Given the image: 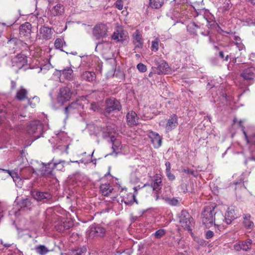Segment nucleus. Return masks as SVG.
I'll list each match as a JSON object with an SVG mask.
<instances>
[{
  "label": "nucleus",
  "instance_id": "nucleus-33",
  "mask_svg": "<svg viewBox=\"0 0 255 255\" xmlns=\"http://www.w3.org/2000/svg\"><path fill=\"white\" fill-rule=\"evenodd\" d=\"M164 0H149V4L152 8H159L162 6Z\"/></svg>",
  "mask_w": 255,
  "mask_h": 255
},
{
  "label": "nucleus",
  "instance_id": "nucleus-16",
  "mask_svg": "<svg viewBox=\"0 0 255 255\" xmlns=\"http://www.w3.org/2000/svg\"><path fill=\"white\" fill-rule=\"evenodd\" d=\"M235 219L234 209L232 207H229L228 208L225 216H224L223 220H220V223L222 221H225L227 224H230Z\"/></svg>",
  "mask_w": 255,
  "mask_h": 255
},
{
  "label": "nucleus",
  "instance_id": "nucleus-28",
  "mask_svg": "<svg viewBox=\"0 0 255 255\" xmlns=\"http://www.w3.org/2000/svg\"><path fill=\"white\" fill-rule=\"evenodd\" d=\"M251 215L249 214H246L244 216L243 224L246 229H252L254 227V223L250 220Z\"/></svg>",
  "mask_w": 255,
  "mask_h": 255
},
{
  "label": "nucleus",
  "instance_id": "nucleus-31",
  "mask_svg": "<svg viewBox=\"0 0 255 255\" xmlns=\"http://www.w3.org/2000/svg\"><path fill=\"white\" fill-rule=\"evenodd\" d=\"M87 252L86 247H82L77 250H72L69 252L70 255H85Z\"/></svg>",
  "mask_w": 255,
  "mask_h": 255
},
{
  "label": "nucleus",
  "instance_id": "nucleus-14",
  "mask_svg": "<svg viewBox=\"0 0 255 255\" xmlns=\"http://www.w3.org/2000/svg\"><path fill=\"white\" fill-rule=\"evenodd\" d=\"M33 196L36 200L44 203L48 202L52 199V195L47 192L36 191Z\"/></svg>",
  "mask_w": 255,
  "mask_h": 255
},
{
  "label": "nucleus",
  "instance_id": "nucleus-54",
  "mask_svg": "<svg viewBox=\"0 0 255 255\" xmlns=\"http://www.w3.org/2000/svg\"><path fill=\"white\" fill-rule=\"evenodd\" d=\"M166 174L170 181H173L175 179V176L171 172V171L166 172Z\"/></svg>",
  "mask_w": 255,
  "mask_h": 255
},
{
  "label": "nucleus",
  "instance_id": "nucleus-46",
  "mask_svg": "<svg viewBox=\"0 0 255 255\" xmlns=\"http://www.w3.org/2000/svg\"><path fill=\"white\" fill-rule=\"evenodd\" d=\"M183 171L187 174H190L194 177H197L198 176V172L194 170H190L189 169H184Z\"/></svg>",
  "mask_w": 255,
  "mask_h": 255
},
{
  "label": "nucleus",
  "instance_id": "nucleus-36",
  "mask_svg": "<svg viewBox=\"0 0 255 255\" xmlns=\"http://www.w3.org/2000/svg\"><path fill=\"white\" fill-rule=\"evenodd\" d=\"M235 44L237 48L239 51H242L245 49V46L244 44L242 42L241 39L239 36L235 37Z\"/></svg>",
  "mask_w": 255,
  "mask_h": 255
},
{
  "label": "nucleus",
  "instance_id": "nucleus-40",
  "mask_svg": "<svg viewBox=\"0 0 255 255\" xmlns=\"http://www.w3.org/2000/svg\"><path fill=\"white\" fill-rule=\"evenodd\" d=\"M196 13H197L198 16H200L201 18H203L205 21H206L207 22L209 23V21L207 19V18L206 17L205 14L206 13H208V11H206L205 9H198L196 10Z\"/></svg>",
  "mask_w": 255,
  "mask_h": 255
},
{
  "label": "nucleus",
  "instance_id": "nucleus-30",
  "mask_svg": "<svg viewBox=\"0 0 255 255\" xmlns=\"http://www.w3.org/2000/svg\"><path fill=\"white\" fill-rule=\"evenodd\" d=\"M199 28V26L194 22L190 23L187 26V30L191 34L196 35L197 30Z\"/></svg>",
  "mask_w": 255,
  "mask_h": 255
},
{
  "label": "nucleus",
  "instance_id": "nucleus-37",
  "mask_svg": "<svg viewBox=\"0 0 255 255\" xmlns=\"http://www.w3.org/2000/svg\"><path fill=\"white\" fill-rule=\"evenodd\" d=\"M0 170L3 171L4 173H7L8 174V176L11 177L13 179V181L16 180V179H17V178H19L18 174L16 172L11 171L9 170H6V169H0Z\"/></svg>",
  "mask_w": 255,
  "mask_h": 255
},
{
  "label": "nucleus",
  "instance_id": "nucleus-9",
  "mask_svg": "<svg viewBox=\"0 0 255 255\" xmlns=\"http://www.w3.org/2000/svg\"><path fill=\"white\" fill-rule=\"evenodd\" d=\"M240 75L247 81H253L255 77V67L251 66L245 68L241 73Z\"/></svg>",
  "mask_w": 255,
  "mask_h": 255
},
{
  "label": "nucleus",
  "instance_id": "nucleus-34",
  "mask_svg": "<svg viewBox=\"0 0 255 255\" xmlns=\"http://www.w3.org/2000/svg\"><path fill=\"white\" fill-rule=\"evenodd\" d=\"M232 6L230 0H225L222 5L219 8L220 11L225 13L228 11Z\"/></svg>",
  "mask_w": 255,
  "mask_h": 255
},
{
  "label": "nucleus",
  "instance_id": "nucleus-7",
  "mask_svg": "<svg viewBox=\"0 0 255 255\" xmlns=\"http://www.w3.org/2000/svg\"><path fill=\"white\" fill-rule=\"evenodd\" d=\"M72 93L68 87H63L60 89L59 94L57 97L58 103L63 104L69 101L71 97Z\"/></svg>",
  "mask_w": 255,
  "mask_h": 255
},
{
  "label": "nucleus",
  "instance_id": "nucleus-42",
  "mask_svg": "<svg viewBox=\"0 0 255 255\" xmlns=\"http://www.w3.org/2000/svg\"><path fill=\"white\" fill-rule=\"evenodd\" d=\"M166 234V231L164 229H160L156 231L153 235L156 239H160Z\"/></svg>",
  "mask_w": 255,
  "mask_h": 255
},
{
  "label": "nucleus",
  "instance_id": "nucleus-41",
  "mask_svg": "<svg viewBox=\"0 0 255 255\" xmlns=\"http://www.w3.org/2000/svg\"><path fill=\"white\" fill-rule=\"evenodd\" d=\"M128 197L131 198L130 200H123L122 201H124L126 205L130 206L133 204L134 202H136L135 199V195L134 194H130L128 195Z\"/></svg>",
  "mask_w": 255,
  "mask_h": 255
},
{
  "label": "nucleus",
  "instance_id": "nucleus-52",
  "mask_svg": "<svg viewBox=\"0 0 255 255\" xmlns=\"http://www.w3.org/2000/svg\"><path fill=\"white\" fill-rule=\"evenodd\" d=\"M168 203L169 205H172V206H176L178 203V201L177 199L173 198L171 199H169L168 200Z\"/></svg>",
  "mask_w": 255,
  "mask_h": 255
},
{
  "label": "nucleus",
  "instance_id": "nucleus-26",
  "mask_svg": "<svg viewBox=\"0 0 255 255\" xmlns=\"http://www.w3.org/2000/svg\"><path fill=\"white\" fill-rule=\"evenodd\" d=\"M82 78L84 80L91 82L96 80V75L93 72L85 71L82 75Z\"/></svg>",
  "mask_w": 255,
  "mask_h": 255
},
{
  "label": "nucleus",
  "instance_id": "nucleus-19",
  "mask_svg": "<svg viewBox=\"0 0 255 255\" xmlns=\"http://www.w3.org/2000/svg\"><path fill=\"white\" fill-rule=\"evenodd\" d=\"M27 57L23 54H17L13 59V62L15 63L17 67L21 68L27 64Z\"/></svg>",
  "mask_w": 255,
  "mask_h": 255
},
{
  "label": "nucleus",
  "instance_id": "nucleus-11",
  "mask_svg": "<svg viewBox=\"0 0 255 255\" xmlns=\"http://www.w3.org/2000/svg\"><path fill=\"white\" fill-rule=\"evenodd\" d=\"M252 245V241L249 239L245 241H240L236 243L234 246V248L236 251L241 250L244 251H249L251 250Z\"/></svg>",
  "mask_w": 255,
  "mask_h": 255
},
{
  "label": "nucleus",
  "instance_id": "nucleus-49",
  "mask_svg": "<svg viewBox=\"0 0 255 255\" xmlns=\"http://www.w3.org/2000/svg\"><path fill=\"white\" fill-rule=\"evenodd\" d=\"M114 5L119 10H122L123 8V1L122 0H117Z\"/></svg>",
  "mask_w": 255,
  "mask_h": 255
},
{
  "label": "nucleus",
  "instance_id": "nucleus-55",
  "mask_svg": "<svg viewBox=\"0 0 255 255\" xmlns=\"http://www.w3.org/2000/svg\"><path fill=\"white\" fill-rule=\"evenodd\" d=\"M90 109L95 112L98 110L99 106L96 103H92L91 104Z\"/></svg>",
  "mask_w": 255,
  "mask_h": 255
},
{
  "label": "nucleus",
  "instance_id": "nucleus-24",
  "mask_svg": "<svg viewBox=\"0 0 255 255\" xmlns=\"http://www.w3.org/2000/svg\"><path fill=\"white\" fill-rule=\"evenodd\" d=\"M27 95L28 91L27 90L24 89L23 87H21L20 88L17 90L15 97L19 101H23L28 99Z\"/></svg>",
  "mask_w": 255,
  "mask_h": 255
},
{
  "label": "nucleus",
  "instance_id": "nucleus-17",
  "mask_svg": "<svg viewBox=\"0 0 255 255\" xmlns=\"http://www.w3.org/2000/svg\"><path fill=\"white\" fill-rule=\"evenodd\" d=\"M127 122L129 126H136L138 124V117L134 111L128 112L126 116Z\"/></svg>",
  "mask_w": 255,
  "mask_h": 255
},
{
  "label": "nucleus",
  "instance_id": "nucleus-45",
  "mask_svg": "<svg viewBox=\"0 0 255 255\" xmlns=\"http://www.w3.org/2000/svg\"><path fill=\"white\" fill-rule=\"evenodd\" d=\"M242 54V53H240L239 54L234 53H230V58L232 60V62L234 63H235L237 62V59L239 57V56Z\"/></svg>",
  "mask_w": 255,
  "mask_h": 255
},
{
  "label": "nucleus",
  "instance_id": "nucleus-20",
  "mask_svg": "<svg viewBox=\"0 0 255 255\" xmlns=\"http://www.w3.org/2000/svg\"><path fill=\"white\" fill-rule=\"evenodd\" d=\"M50 14L55 16L62 14L64 12V7L63 5L58 3L53 6L50 11Z\"/></svg>",
  "mask_w": 255,
  "mask_h": 255
},
{
  "label": "nucleus",
  "instance_id": "nucleus-22",
  "mask_svg": "<svg viewBox=\"0 0 255 255\" xmlns=\"http://www.w3.org/2000/svg\"><path fill=\"white\" fill-rule=\"evenodd\" d=\"M169 66L167 62L164 60H160V64H158L157 67V71L156 73L158 74H166L169 71Z\"/></svg>",
  "mask_w": 255,
  "mask_h": 255
},
{
  "label": "nucleus",
  "instance_id": "nucleus-61",
  "mask_svg": "<svg viewBox=\"0 0 255 255\" xmlns=\"http://www.w3.org/2000/svg\"><path fill=\"white\" fill-rule=\"evenodd\" d=\"M250 140L251 142L255 143V133H253L250 137Z\"/></svg>",
  "mask_w": 255,
  "mask_h": 255
},
{
  "label": "nucleus",
  "instance_id": "nucleus-29",
  "mask_svg": "<svg viewBox=\"0 0 255 255\" xmlns=\"http://www.w3.org/2000/svg\"><path fill=\"white\" fill-rule=\"evenodd\" d=\"M35 250L40 255H45L50 251L45 246L42 245L35 246Z\"/></svg>",
  "mask_w": 255,
  "mask_h": 255
},
{
  "label": "nucleus",
  "instance_id": "nucleus-6",
  "mask_svg": "<svg viewBox=\"0 0 255 255\" xmlns=\"http://www.w3.org/2000/svg\"><path fill=\"white\" fill-rule=\"evenodd\" d=\"M106 233L105 228L98 226L93 225L91 226L86 232L87 236L89 238H93L95 237H103Z\"/></svg>",
  "mask_w": 255,
  "mask_h": 255
},
{
  "label": "nucleus",
  "instance_id": "nucleus-10",
  "mask_svg": "<svg viewBox=\"0 0 255 255\" xmlns=\"http://www.w3.org/2000/svg\"><path fill=\"white\" fill-rule=\"evenodd\" d=\"M39 36L42 39L46 40L52 38L54 30L52 28L46 26H43L39 28Z\"/></svg>",
  "mask_w": 255,
  "mask_h": 255
},
{
  "label": "nucleus",
  "instance_id": "nucleus-62",
  "mask_svg": "<svg viewBox=\"0 0 255 255\" xmlns=\"http://www.w3.org/2000/svg\"><path fill=\"white\" fill-rule=\"evenodd\" d=\"M120 35H119L120 41H123V40H124V33L122 31H120Z\"/></svg>",
  "mask_w": 255,
  "mask_h": 255
},
{
  "label": "nucleus",
  "instance_id": "nucleus-43",
  "mask_svg": "<svg viewBox=\"0 0 255 255\" xmlns=\"http://www.w3.org/2000/svg\"><path fill=\"white\" fill-rule=\"evenodd\" d=\"M159 39L158 38L155 39L154 40L152 41L151 50L153 51H157L159 49Z\"/></svg>",
  "mask_w": 255,
  "mask_h": 255
},
{
  "label": "nucleus",
  "instance_id": "nucleus-56",
  "mask_svg": "<svg viewBox=\"0 0 255 255\" xmlns=\"http://www.w3.org/2000/svg\"><path fill=\"white\" fill-rule=\"evenodd\" d=\"M214 235V233L213 231L208 230L206 233L205 237L207 239H209L212 238Z\"/></svg>",
  "mask_w": 255,
  "mask_h": 255
},
{
  "label": "nucleus",
  "instance_id": "nucleus-64",
  "mask_svg": "<svg viewBox=\"0 0 255 255\" xmlns=\"http://www.w3.org/2000/svg\"><path fill=\"white\" fill-rule=\"evenodd\" d=\"M160 59H157L156 58L154 59L153 62L155 64V65H156L157 67L158 66V64H160Z\"/></svg>",
  "mask_w": 255,
  "mask_h": 255
},
{
  "label": "nucleus",
  "instance_id": "nucleus-23",
  "mask_svg": "<svg viewBox=\"0 0 255 255\" xmlns=\"http://www.w3.org/2000/svg\"><path fill=\"white\" fill-rule=\"evenodd\" d=\"M162 186V179L160 177L156 175L154 177V180L151 184L153 190L158 191L160 190Z\"/></svg>",
  "mask_w": 255,
  "mask_h": 255
},
{
  "label": "nucleus",
  "instance_id": "nucleus-59",
  "mask_svg": "<svg viewBox=\"0 0 255 255\" xmlns=\"http://www.w3.org/2000/svg\"><path fill=\"white\" fill-rule=\"evenodd\" d=\"M165 165L166 166L165 172L171 171V164L170 162L166 161L165 162Z\"/></svg>",
  "mask_w": 255,
  "mask_h": 255
},
{
  "label": "nucleus",
  "instance_id": "nucleus-39",
  "mask_svg": "<svg viewBox=\"0 0 255 255\" xmlns=\"http://www.w3.org/2000/svg\"><path fill=\"white\" fill-rule=\"evenodd\" d=\"M64 44L65 45L66 43L64 40L61 38H57L55 41L54 46L55 48L60 49L61 51H63L62 48Z\"/></svg>",
  "mask_w": 255,
  "mask_h": 255
},
{
  "label": "nucleus",
  "instance_id": "nucleus-35",
  "mask_svg": "<svg viewBox=\"0 0 255 255\" xmlns=\"http://www.w3.org/2000/svg\"><path fill=\"white\" fill-rule=\"evenodd\" d=\"M27 100L28 105L33 108H35L40 101V99L37 96H34L32 98H29Z\"/></svg>",
  "mask_w": 255,
  "mask_h": 255
},
{
  "label": "nucleus",
  "instance_id": "nucleus-57",
  "mask_svg": "<svg viewBox=\"0 0 255 255\" xmlns=\"http://www.w3.org/2000/svg\"><path fill=\"white\" fill-rule=\"evenodd\" d=\"M14 182H15L16 186L19 187H20L23 183V182L20 177L17 178V179H16Z\"/></svg>",
  "mask_w": 255,
  "mask_h": 255
},
{
  "label": "nucleus",
  "instance_id": "nucleus-15",
  "mask_svg": "<svg viewBox=\"0 0 255 255\" xmlns=\"http://www.w3.org/2000/svg\"><path fill=\"white\" fill-rule=\"evenodd\" d=\"M178 126L177 116L176 114L172 115L167 120L165 126V129L167 131H169L174 129Z\"/></svg>",
  "mask_w": 255,
  "mask_h": 255
},
{
  "label": "nucleus",
  "instance_id": "nucleus-5",
  "mask_svg": "<svg viewBox=\"0 0 255 255\" xmlns=\"http://www.w3.org/2000/svg\"><path fill=\"white\" fill-rule=\"evenodd\" d=\"M43 126L39 121L31 122L27 127V131L29 134L33 135L36 138L40 137L42 131Z\"/></svg>",
  "mask_w": 255,
  "mask_h": 255
},
{
  "label": "nucleus",
  "instance_id": "nucleus-51",
  "mask_svg": "<svg viewBox=\"0 0 255 255\" xmlns=\"http://www.w3.org/2000/svg\"><path fill=\"white\" fill-rule=\"evenodd\" d=\"M79 106V105L77 102L71 103L68 105V107L71 111L73 110L78 109Z\"/></svg>",
  "mask_w": 255,
  "mask_h": 255
},
{
  "label": "nucleus",
  "instance_id": "nucleus-58",
  "mask_svg": "<svg viewBox=\"0 0 255 255\" xmlns=\"http://www.w3.org/2000/svg\"><path fill=\"white\" fill-rule=\"evenodd\" d=\"M116 147H118V145H117L116 144V143H113V144H112V149H113V152H112V153H110L109 154V155H113V154L114 153H116V156L117 155V154H118V152H116Z\"/></svg>",
  "mask_w": 255,
  "mask_h": 255
},
{
  "label": "nucleus",
  "instance_id": "nucleus-38",
  "mask_svg": "<svg viewBox=\"0 0 255 255\" xmlns=\"http://www.w3.org/2000/svg\"><path fill=\"white\" fill-rule=\"evenodd\" d=\"M68 145L67 144L58 145L56 147H54L53 150L55 152H57L59 150L61 153H63L64 151H66V153H68Z\"/></svg>",
  "mask_w": 255,
  "mask_h": 255
},
{
  "label": "nucleus",
  "instance_id": "nucleus-48",
  "mask_svg": "<svg viewBox=\"0 0 255 255\" xmlns=\"http://www.w3.org/2000/svg\"><path fill=\"white\" fill-rule=\"evenodd\" d=\"M4 109V108L2 106H0V122L3 121L5 118L6 113Z\"/></svg>",
  "mask_w": 255,
  "mask_h": 255
},
{
  "label": "nucleus",
  "instance_id": "nucleus-18",
  "mask_svg": "<svg viewBox=\"0 0 255 255\" xmlns=\"http://www.w3.org/2000/svg\"><path fill=\"white\" fill-rule=\"evenodd\" d=\"M73 226V223L70 221H65L62 222H59L55 225V229L57 231L61 232L68 230Z\"/></svg>",
  "mask_w": 255,
  "mask_h": 255
},
{
  "label": "nucleus",
  "instance_id": "nucleus-53",
  "mask_svg": "<svg viewBox=\"0 0 255 255\" xmlns=\"http://www.w3.org/2000/svg\"><path fill=\"white\" fill-rule=\"evenodd\" d=\"M119 35H120V31L117 30L116 32H115L112 36L113 39L115 40H117V41H120V37Z\"/></svg>",
  "mask_w": 255,
  "mask_h": 255
},
{
  "label": "nucleus",
  "instance_id": "nucleus-8",
  "mask_svg": "<svg viewBox=\"0 0 255 255\" xmlns=\"http://www.w3.org/2000/svg\"><path fill=\"white\" fill-rule=\"evenodd\" d=\"M32 25L30 23L25 22L19 27V34L21 37L29 39L32 33Z\"/></svg>",
  "mask_w": 255,
  "mask_h": 255
},
{
  "label": "nucleus",
  "instance_id": "nucleus-13",
  "mask_svg": "<svg viewBox=\"0 0 255 255\" xmlns=\"http://www.w3.org/2000/svg\"><path fill=\"white\" fill-rule=\"evenodd\" d=\"M148 136L154 148H158L161 145L162 138L158 133L151 131L149 132Z\"/></svg>",
  "mask_w": 255,
  "mask_h": 255
},
{
  "label": "nucleus",
  "instance_id": "nucleus-32",
  "mask_svg": "<svg viewBox=\"0 0 255 255\" xmlns=\"http://www.w3.org/2000/svg\"><path fill=\"white\" fill-rule=\"evenodd\" d=\"M19 206L21 208L30 210L31 208V202L28 198L22 199L19 203Z\"/></svg>",
  "mask_w": 255,
  "mask_h": 255
},
{
  "label": "nucleus",
  "instance_id": "nucleus-50",
  "mask_svg": "<svg viewBox=\"0 0 255 255\" xmlns=\"http://www.w3.org/2000/svg\"><path fill=\"white\" fill-rule=\"evenodd\" d=\"M219 56L223 61H228L229 59L230 58V54L227 55L226 56H225L224 52L222 51H220L219 52Z\"/></svg>",
  "mask_w": 255,
  "mask_h": 255
},
{
  "label": "nucleus",
  "instance_id": "nucleus-63",
  "mask_svg": "<svg viewBox=\"0 0 255 255\" xmlns=\"http://www.w3.org/2000/svg\"><path fill=\"white\" fill-rule=\"evenodd\" d=\"M16 83L15 81L12 80L11 81V88L12 89H14L16 88Z\"/></svg>",
  "mask_w": 255,
  "mask_h": 255
},
{
  "label": "nucleus",
  "instance_id": "nucleus-44",
  "mask_svg": "<svg viewBox=\"0 0 255 255\" xmlns=\"http://www.w3.org/2000/svg\"><path fill=\"white\" fill-rule=\"evenodd\" d=\"M245 174L243 173L241 175L240 180L237 181L235 182L234 184L236 185V186L239 185V186H240L241 187H244V188H246L245 186V185L244 184V180H245Z\"/></svg>",
  "mask_w": 255,
  "mask_h": 255
},
{
  "label": "nucleus",
  "instance_id": "nucleus-4",
  "mask_svg": "<svg viewBox=\"0 0 255 255\" xmlns=\"http://www.w3.org/2000/svg\"><path fill=\"white\" fill-rule=\"evenodd\" d=\"M108 27L106 24L103 23L97 24L92 29L93 36L97 40L105 38L107 36Z\"/></svg>",
  "mask_w": 255,
  "mask_h": 255
},
{
  "label": "nucleus",
  "instance_id": "nucleus-1",
  "mask_svg": "<svg viewBox=\"0 0 255 255\" xmlns=\"http://www.w3.org/2000/svg\"><path fill=\"white\" fill-rule=\"evenodd\" d=\"M216 207V205H210L203 208L201 213L202 222L207 228L211 227L213 224L218 226L220 223V220H223L224 215L217 212Z\"/></svg>",
  "mask_w": 255,
  "mask_h": 255
},
{
  "label": "nucleus",
  "instance_id": "nucleus-21",
  "mask_svg": "<svg viewBox=\"0 0 255 255\" xmlns=\"http://www.w3.org/2000/svg\"><path fill=\"white\" fill-rule=\"evenodd\" d=\"M64 160H60L58 162H53L52 167H50L51 163H48L45 165L44 170H42V174L43 175H50L52 174L54 168H57V166L62 162H64Z\"/></svg>",
  "mask_w": 255,
  "mask_h": 255
},
{
  "label": "nucleus",
  "instance_id": "nucleus-47",
  "mask_svg": "<svg viewBox=\"0 0 255 255\" xmlns=\"http://www.w3.org/2000/svg\"><path fill=\"white\" fill-rule=\"evenodd\" d=\"M137 69L138 70L142 73L145 72L147 70V68L146 65L144 64L140 63L137 65Z\"/></svg>",
  "mask_w": 255,
  "mask_h": 255
},
{
  "label": "nucleus",
  "instance_id": "nucleus-12",
  "mask_svg": "<svg viewBox=\"0 0 255 255\" xmlns=\"http://www.w3.org/2000/svg\"><path fill=\"white\" fill-rule=\"evenodd\" d=\"M132 42L134 45V49L136 48H142L143 45V41L142 35L139 30H136L132 34Z\"/></svg>",
  "mask_w": 255,
  "mask_h": 255
},
{
  "label": "nucleus",
  "instance_id": "nucleus-2",
  "mask_svg": "<svg viewBox=\"0 0 255 255\" xmlns=\"http://www.w3.org/2000/svg\"><path fill=\"white\" fill-rule=\"evenodd\" d=\"M179 223L181 226L185 230L191 231V227L194 224L193 219L189 213L183 210L179 216Z\"/></svg>",
  "mask_w": 255,
  "mask_h": 255
},
{
  "label": "nucleus",
  "instance_id": "nucleus-27",
  "mask_svg": "<svg viewBox=\"0 0 255 255\" xmlns=\"http://www.w3.org/2000/svg\"><path fill=\"white\" fill-rule=\"evenodd\" d=\"M73 71L71 67H67L60 71L61 74L67 80H71L73 78Z\"/></svg>",
  "mask_w": 255,
  "mask_h": 255
},
{
  "label": "nucleus",
  "instance_id": "nucleus-25",
  "mask_svg": "<svg viewBox=\"0 0 255 255\" xmlns=\"http://www.w3.org/2000/svg\"><path fill=\"white\" fill-rule=\"evenodd\" d=\"M100 189L101 193L105 196H108L113 190V187L109 183L101 184Z\"/></svg>",
  "mask_w": 255,
  "mask_h": 255
},
{
  "label": "nucleus",
  "instance_id": "nucleus-60",
  "mask_svg": "<svg viewBox=\"0 0 255 255\" xmlns=\"http://www.w3.org/2000/svg\"><path fill=\"white\" fill-rule=\"evenodd\" d=\"M71 112L68 106L65 108L64 113L66 116V118H68L69 113Z\"/></svg>",
  "mask_w": 255,
  "mask_h": 255
},
{
  "label": "nucleus",
  "instance_id": "nucleus-3",
  "mask_svg": "<svg viewBox=\"0 0 255 255\" xmlns=\"http://www.w3.org/2000/svg\"><path fill=\"white\" fill-rule=\"evenodd\" d=\"M122 109L120 102L113 97L106 100L105 113L110 114L112 112H118Z\"/></svg>",
  "mask_w": 255,
  "mask_h": 255
}]
</instances>
